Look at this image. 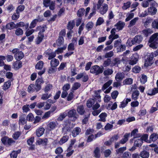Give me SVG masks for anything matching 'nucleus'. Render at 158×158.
I'll list each match as a JSON object with an SVG mask.
<instances>
[{
	"label": "nucleus",
	"mask_w": 158,
	"mask_h": 158,
	"mask_svg": "<svg viewBox=\"0 0 158 158\" xmlns=\"http://www.w3.org/2000/svg\"><path fill=\"white\" fill-rule=\"evenodd\" d=\"M123 78L124 74L123 73H117L115 77V79L117 81L122 80Z\"/></svg>",
	"instance_id": "24"
},
{
	"label": "nucleus",
	"mask_w": 158,
	"mask_h": 158,
	"mask_svg": "<svg viewBox=\"0 0 158 158\" xmlns=\"http://www.w3.org/2000/svg\"><path fill=\"white\" fill-rule=\"evenodd\" d=\"M43 4L46 7H49V9L51 10H54L55 8V1H52L50 2V0H44Z\"/></svg>",
	"instance_id": "4"
},
{
	"label": "nucleus",
	"mask_w": 158,
	"mask_h": 158,
	"mask_svg": "<svg viewBox=\"0 0 158 158\" xmlns=\"http://www.w3.org/2000/svg\"><path fill=\"white\" fill-rule=\"evenodd\" d=\"M112 81L111 80H109L106 83L103 85L102 87V90L104 91L112 83Z\"/></svg>",
	"instance_id": "38"
},
{
	"label": "nucleus",
	"mask_w": 158,
	"mask_h": 158,
	"mask_svg": "<svg viewBox=\"0 0 158 158\" xmlns=\"http://www.w3.org/2000/svg\"><path fill=\"white\" fill-rule=\"evenodd\" d=\"M126 150V147H121L118 149L116 150V152L117 154H119V153H122Z\"/></svg>",
	"instance_id": "56"
},
{
	"label": "nucleus",
	"mask_w": 158,
	"mask_h": 158,
	"mask_svg": "<svg viewBox=\"0 0 158 158\" xmlns=\"http://www.w3.org/2000/svg\"><path fill=\"white\" fill-rule=\"evenodd\" d=\"M21 152L20 150H19L16 151H13L10 154L11 158H16L18 154Z\"/></svg>",
	"instance_id": "33"
},
{
	"label": "nucleus",
	"mask_w": 158,
	"mask_h": 158,
	"mask_svg": "<svg viewBox=\"0 0 158 158\" xmlns=\"http://www.w3.org/2000/svg\"><path fill=\"white\" fill-rule=\"evenodd\" d=\"M16 27V25L13 22H11L7 24L6 27L9 30H11L15 28Z\"/></svg>",
	"instance_id": "25"
},
{
	"label": "nucleus",
	"mask_w": 158,
	"mask_h": 158,
	"mask_svg": "<svg viewBox=\"0 0 158 158\" xmlns=\"http://www.w3.org/2000/svg\"><path fill=\"white\" fill-rule=\"evenodd\" d=\"M139 58V55L137 53L133 54L130 57L131 60L129 61V64L133 65L137 63Z\"/></svg>",
	"instance_id": "6"
},
{
	"label": "nucleus",
	"mask_w": 158,
	"mask_h": 158,
	"mask_svg": "<svg viewBox=\"0 0 158 158\" xmlns=\"http://www.w3.org/2000/svg\"><path fill=\"white\" fill-rule=\"evenodd\" d=\"M47 139L45 138L44 139H39L38 140L36 143L39 145L42 144L43 145H46L47 143Z\"/></svg>",
	"instance_id": "28"
},
{
	"label": "nucleus",
	"mask_w": 158,
	"mask_h": 158,
	"mask_svg": "<svg viewBox=\"0 0 158 158\" xmlns=\"http://www.w3.org/2000/svg\"><path fill=\"white\" fill-rule=\"evenodd\" d=\"M113 73V71L112 69H108L105 70L103 73V74L105 76H107L111 75Z\"/></svg>",
	"instance_id": "50"
},
{
	"label": "nucleus",
	"mask_w": 158,
	"mask_h": 158,
	"mask_svg": "<svg viewBox=\"0 0 158 158\" xmlns=\"http://www.w3.org/2000/svg\"><path fill=\"white\" fill-rule=\"evenodd\" d=\"M58 123L56 121H51L49 122L47 125V128L50 131L54 129L57 126Z\"/></svg>",
	"instance_id": "8"
},
{
	"label": "nucleus",
	"mask_w": 158,
	"mask_h": 158,
	"mask_svg": "<svg viewBox=\"0 0 158 158\" xmlns=\"http://www.w3.org/2000/svg\"><path fill=\"white\" fill-rule=\"evenodd\" d=\"M67 45L64 46L63 47L58 48L55 51L56 54H57L61 53L63 52L64 50H65L66 48Z\"/></svg>",
	"instance_id": "40"
},
{
	"label": "nucleus",
	"mask_w": 158,
	"mask_h": 158,
	"mask_svg": "<svg viewBox=\"0 0 158 158\" xmlns=\"http://www.w3.org/2000/svg\"><path fill=\"white\" fill-rule=\"evenodd\" d=\"M153 33V31L152 30L149 28L144 30L142 31L143 34L146 37Z\"/></svg>",
	"instance_id": "29"
},
{
	"label": "nucleus",
	"mask_w": 158,
	"mask_h": 158,
	"mask_svg": "<svg viewBox=\"0 0 158 158\" xmlns=\"http://www.w3.org/2000/svg\"><path fill=\"white\" fill-rule=\"evenodd\" d=\"M11 81H8L4 83V85L2 86V89L4 90H6L9 89L11 85Z\"/></svg>",
	"instance_id": "27"
},
{
	"label": "nucleus",
	"mask_w": 158,
	"mask_h": 158,
	"mask_svg": "<svg viewBox=\"0 0 158 158\" xmlns=\"http://www.w3.org/2000/svg\"><path fill=\"white\" fill-rule=\"evenodd\" d=\"M107 117V114L105 113H102L99 115V117L100 118L99 119V121H102L105 122L106 121V118Z\"/></svg>",
	"instance_id": "31"
},
{
	"label": "nucleus",
	"mask_w": 158,
	"mask_h": 158,
	"mask_svg": "<svg viewBox=\"0 0 158 158\" xmlns=\"http://www.w3.org/2000/svg\"><path fill=\"white\" fill-rule=\"evenodd\" d=\"M143 143V141L141 139H138L135 140L134 144L136 147H140Z\"/></svg>",
	"instance_id": "35"
},
{
	"label": "nucleus",
	"mask_w": 158,
	"mask_h": 158,
	"mask_svg": "<svg viewBox=\"0 0 158 158\" xmlns=\"http://www.w3.org/2000/svg\"><path fill=\"white\" fill-rule=\"evenodd\" d=\"M157 9L153 6H152L148 9V12L150 15H155L157 12Z\"/></svg>",
	"instance_id": "19"
},
{
	"label": "nucleus",
	"mask_w": 158,
	"mask_h": 158,
	"mask_svg": "<svg viewBox=\"0 0 158 158\" xmlns=\"http://www.w3.org/2000/svg\"><path fill=\"white\" fill-rule=\"evenodd\" d=\"M149 94L150 95H154L158 93V87L155 88L152 90L149 91Z\"/></svg>",
	"instance_id": "63"
},
{
	"label": "nucleus",
	"mask_w": 158,
	"mask_h": 158,
	"mask_svg": "<svg viewBox=\"0 0 158 158\" xmlns=\"http://www.w3.org/2000/svg\"><path fill=\"white\" fill-rule=\"evenodd\" d=\"M53 86L52 85L48 84L45 86L44 90L45 92H47L51 90Z\"/></svg>",
	"instance_id": "42"
},
{
	"label": "nucleus",
	"mask_w": 158,
	"mask_h": 158,
	"mask_svg": "<svg viewBox=\"0 0 158 158\" xmlns=\"http://www.w3.org/2000/svg\"><path fill=\"white\" fill-rule=\"evenodd\" d=\"M27 119L29 121H32L34 119L33 115L31 113H29L27 115Z\"/></svg>",
	"instance_id": "64"
},
{
	"label": "nucleus",
	"mask_w": 158,
	"mask_h": 158,
	"mask_svg": "<svg viewBox=\"0 0 158 158\" xmlns=\"http://www.w3.org/2000/svg\"><path fill=\"white\" fill-rule=\"evenodd\" d=\"M130 136L129 134H126L124 135L123 138L120 141V143L124 144L126 143L128 139V137Z\"/></svg>",
	"instance_id": "22"
},
{
	"label": "nucleus",
	"mask_w": 158,
	"mask_h": 158,
	"mask_svg": "<svg viewBox=\"0 0 158 158\" xmlns=\"http://www.w3.org/2000/svg\"><path fill=\"white\" fill-rule=\"evenodd\" d=\"M104 1V0H98L97 4V9L99 10V12L102 15L105 14L108 9V5L103 3Z\"/></svg>",
	"instance_id": "1"
},
{
	"label": "nucleus",
	"mask_w": 158,
	"mask_h": 158,
	"mask_svg": "<svg viewBox=\"0 0 158 158\" xmlns=\"http://www.w3.org/2000/svg\"><path fill=\"white\" fill-rule=\"evenodd\" d=\"M141 69V68L139 66H135L132 69V71L133 72L137 73L139 72Z\"/></svg>",
	"instance_id": "55"
},
{
	"label": "nucleus",
	"mask_w": 158,
	"mask_h": 158,
	"mask_svg": "<svg viewBox=\"0 0 158 158\" xmlns=\"http://www.w3.org/2000/svg\"><path fill=\"white\" fill-rule=\"evenodd\" d=\"M152 26L153 28L158 29V19L154 20L152 22Z\"/></svg>",
	"instance_id": "51"
},
{
	"label": "nucleus",
	"mask_w": 158,
	"mask_h": 158,
	"mask_svg": "<svg viewBox=\"0 0 158 158\" xmlns=\"http://www.w3.org/2000/svg\"><path fill=\"white\" fill-rule=\"evenodd\" d=\"M44 37L43 33L40 31L39 33V35L36 39V43L37 44H40L42 40Z\"/></svg>",
	"instance_id": "21"
},
{
	"label": "nucleus",
	"mask_w": 158,
	"mask_h": 158,
	"mask_svg": "<svg viewBox=\"0 0 158 158\" xmlns=\"http://www.w3.org/2000/svg\"><path fill=\"white\" fill-rule=\"evenodd\" d=\"M38 21V20L37 19H34L31 23L29 27L30 28H34L36 26V24Z\"/></svg>",
	"instance_id": "54"
},
{
	"label": "nucleus",
	"mask_w": 158,
	"mask_h": 158,
	"mask_svg": "<svg viewBox=\"0 0 158 158\" xmlns=\"http://www.w3.org/2000/svg\"><path fill=\"white\" fill-rule=\"evenodd\" d=\"M131 99L130 98L124 99L122 102H121L119 107L123 108H124L127 106L128 102H131Z\"/></svg>",
	"instance_id": "11"
},
{
	"label": "nucleus",
	"mask_w": 158,
	"mask_h": 158,
	"mask_svg": "<svg viewBox=\"0 0 158 158\" xmlns=\"http://www.w3.org/2000/svg\"><path fill=\"white\" fill-rule=\"evenodd\" d=\"M139 93V92L138 90H136L133 92L132 95V99L134 100H136L138 98Z\"/></svg>",
	"instance_id": "32"
},
{
	"label": "nucleus",
	"mask_w": 158,
	"mask_h": 158,
	"mask_svg": "<svg viewBox=\"0 0 158 158\" xmlns=\"http://www.w3.org/2000/svg\"><path fill=\"white\" fill-rule=\"evenodd\" d=\"M101 101V96L99 94H98L96 96L94 99H89L87 102V106L89 107H91L92 105H93L95 102H100Z\"/></svg>",
	"instance_id": "3"
},
{
	"label": "nucleus",
	"mask_w": 158,
	"mask_h": 158,
	"mask_svg": "<svg viewBox=\"0 0 158 158\" xmlns=\"http://www.w3.org/2000/svg\"><path fill=\"white\" fill-rule=\"evenodd\" d=\"M100 150L98 148H96L94 151V156L97 158H99L100 156Z\"/></svg>",
	"instance_id": "49"
},
{
	"label": "nucleus",
	"mask_w": 158,
	"mask_h": 158,
	"mask_svg": "<svg viewBox=\"0 0 158 158\" xmlns=\"http://www.w3.org/2000/svg\"><path fill=\"white\" fill-rule=\"evenodd\" d=\"M134 16V13H132L128 14V15H127V18L125 19L126 21H128L132 19Z\"/></svg>",
	"instance_id": "61"
},
{
	"label": "nucleus",
	"mask_w": 158,
	"mask_h": 158,
	"mask_svg": "<svg viewBox=\"0 0 158 158\" xmlns=\"http://www.w3.org/2000/svg\"><path fill=\"white\" fill-rule=\"evenodd\" d=\"M158 33L157 32L153 34L150 38L149 42H156L158 40Z\"/></svg>",
	"instance_id": "15"
},
{
	"label": "nucleus",
	"mask_w": 158,
	"mask_h": 158,
	"mask_svg": "<svg viewBox=\"0 0 158 158\" xmlns=\"http://www.w3.org/2000/svg\"><path fill=\"white\" fill-rule=\"evenodd\" d=\"M131 6V3L129 2H128L126 3H124L123 6L122 7L123 10H126L129 8Z\"/></svg>",
	"instance_id": "57"
},
{
	"label": "nucleus",
	"mask_w": 158,
	"mask_h": 158,
	"mask_svg": "<svg viewBox=\"0 0 158 158\" xmlns=\"http://www.w3.org/2000/svg\"><path fill=\"white\" fill-rule=\"evenodd\" d=\"M67 115V113L65 112L61 114L57 118V120L58 121H62L66 117Z\"/></svg>",
	"instance_id": "44"
},
{
	"label": "nucleus",
	"mask_w": 158,
	"mask_h": 158,
	"mask_svg": "<svg viewBox=\"0 0 158 158\" xmlns=\"http://www.w3.org/2000/svg\"><path fill=\"white\" fill-rule=\"evenodd\" d=\"M103 71V68H101L97 65L93 66L90 69V72L91 73H95L96 75L102 73Z\"/></svg>",
	"instance_id": "5"
},
{
	"label": "nucleus",
	"mask_w": 158,
	"mask_h": 158,
	"mask_svg": "<svg viewBox=\"0 0 158 158\" xmlns=\"http://www.w3.org/2000/svg\"><path fill=\"white\" fill-rule=\"evenodd\" d=\"M81 131L80 128L78 127H76L74 128L72 132V135L73 137H76L78 135Z\"/></svg>",
	"instance_id": "14"
},
{
	"label": "nucleus",
	"mask_w": 158,
	"mask_h": 158,
	"mask_svg": "<svg viewBox=\"0 0 158 158\" xmlns=\"http://www.w3.org/2000/svg\"><path fill=\"white\" fill-rule=\"evenodd\" d=\"M76 113V110L74 109H72L68 112V115L69 117H73L75 116Z\"/></svg>",
	"instance_id": "37"
},
{
	"label": "nucleus",
	"mask_w": 158,
	"mask_h": 158,
	"mask_svg": "<svg viewBox=\"0 0 158 158\" xmlns=\"http://www.w3.org/2000/svg\"><path fill=\"white\" fill-rule=\"evenodd\" d=\"M13 68L15 69H18L22 66V62L21 61H16L13 63Z\"/></svg>",
	"instance_id": "17"
},
{
	"label": "nucleus",
	"mask_w": 158,
	"mask_h": 158,
	"mask_svg": "<svg viewBox=\"0 0 158 158\" xmlns=\"http://www.w3.org/2000/svg\"><path fill=\"white\" fill-rule=\"evenodd\" d=\"M44 63L42 61L38 62L35 65V69L38 70H41L43 68Z\"/></svg>",
	"instance_id": "23"
},
{
	"label": "nucleus",
	"mask_w": 158,
	"mask_h": 158,
	"mask_svg": "<svg viewBox=\"0 0 158 158\" xmlns=\"http://www.w3.org/2000/svg\"><path fill=\"white\" fill-rule=\"evenodd\" d=\"M15 33L17 35H20L23 34V31L21 28H18L15 30Z\"/></svg>",
	"instance_id": "59"
},
{
	"label": "nucleus",
	"mask_w": 158,
	"mask_h": 158,
	"mask_svg": "<svg viewBox=\"0 0 158 158\" xmlns=\"http://www.w3.org/2000/svg\"><path fill=\"white\" fill-rule=\"evenodd\" d=\"M104 22V20L102 18L99 17L97 19L96 26H97L102 24Z\"/></svg>",
	"instance_id": "48"
},
{
	"label": "nucleus",
	"mask_w": 158,
	"mask_h": 158,
	"mask_svg": "<svg viewBox=\"0 0 158 158\" xmlns=\"http://www.w3.org/2000/svg\"><path fill=\"white\" fill-rule=\"evenodd\" d=\"M45 55L47 56H48V60H51L54 58L56 55V54L55 52H52L50 49H48L45 52Z\"/></svg>",
	"instance_id": "7"
},
{
	"label": "nucleus",
	"mask_w": 158,
	"mask_h": 158,
	"mask_svg": "<svg viewBox=\"0 0 158 158\" xmlns=\"http://www.w3.org/2000/svg\"><path fill=\"white\" fill-rule=\"evenodd\" d=\"M24 56V55L22 52L20 51L18 53L15 54L14 55L15 58L16 60H20Z\"/></svg>",
	"instance_id": "20"
},
{
	"label": "nucleus",
	"mask_w": 158,
	"mask_h": 158,
	"mask_svg": "<svg viewBox=\"0 0 158 158\" xmlns=\"http://www.w3.org/2000/svg\"><path fill=\"white\" fill-rule=\"evenodd\" d=\"M154 56L153 53L147 54L144 63L145 66H150L153 63Z\"/></svg>",
	"instance_id": "2"
},
{
	"label": "nucleus",
	"mask_w": 158,
	"mask_h": 158,
	"mask_svg": "<svg viewBox=\"0 0 158 158\" xmlns=\"http://www.w3.org/2000/svg\"><path fill=\"white\" fill-rule=\"evenodd\" d=\"M149 156V152L146 151L142 152L140 154V156L142 158H148Z\"/></svg>",
	"instance_id": "34"
},
{
	"label": "nucleus",
	"mask_w": 158,
	"mask_h": 158,
	"mask_svg": "<svg viewBox=\"0 0 158 158\" xmlns=\"http://www.w3.org/2000/svg\"><path fill=\"white\" fill-rule=\"evenodd\" d=\"M81 86V84L78 82H75L72 85V89L73 90L77 89Z\"/></svg>",
	"instance_id": "45"
},
{
	"label": "nucleus",
	"mask_w": 158,
	"mask_h": 158,
	"mask_svg": "<svg viewBox=\"0 0 158 158\" xmlns=\"http://www.w3.org/2000/svg\"><path fill=\"white\" fill-rule=\"evenodd\" d=\"M120 63V60L118 58H115L112 61L111 65L112 66H118V64Z\"/></svg>",
	"instance_id": "47"
},
{
	"label": "nucleus",
	"mask_w": 158,
	"mask_h": 158,
	"mask_svg": "<svg viewBox=\"0 0 158 158\" xmlns=\"http://www.w3.org/2000/svg\"><path fill=\"white\" fill-rule=\"evenodd\" d=\"M77 111L80 114H82L85 111L83 106H78L77 107Z\"/></svg>",
	"instance_id": "46"
},
{
	"label": "nucleus",
	"mask_w": 158,
	"mask_h": 158,
	"mask_svg": "<svg viewBox=\"0 0 158 158\" xmlns=\"http://www.w3.org/2000/svg\"><path fill=\"white\" fill-rule=\"evenodd\" d=\"M138 131L137 129H134L131 132V136H133L134 138L140 137L141 135L140 134L138 133Z\"/></svg>",
	"instance_id": "12"
},
{
	"label": "nucleus",
	"mask_w": 158,
	"mask_h": 158,
	"mask_svg": "<svg viewBox=\"0 0 158 158\" xmlns=\"http://www.w3.org/2000/svg\"><path fill=\"white\" fill-rule=\"evenodd\" d=\"M142 37L141 35H138L135 36L131 41L132 44H139L142 41Z\"/></svg>",
	"instance_id": "10"
},
{
	"label": "nucleus",
	"mask_w": 158,
	"mask_h": 158,
	"mask_svg": "<svg viewBox=\"0 0 158 158\" xmlns=\"http://www.w3.org/2000/svg\"><path fill=\"white\" fill-rule=\"evenodd\" d=\"M139 18L138 17H135L133 19L131 20L130 22L129 25H128V27H131L134 25L137 21H138Z\"/></svg>",
	"instance_id": "36"
},
{
	"label": "nucleus",
	"mask_w": 158,
	"mask_h": 158,
	"mask_svg": "<svg viewBox=\"0 0 158 158\" xmlns=\"http://www.w3.org/2000/svg\"><path fill=\"white\" fill-rule=\"evenodd\" d=\"M71 131V128L68 125H64V127L62 129V133L64 135L68 134Z\"/></svg>",
	"instance_id": "13"
},
{
	"label": "nucleus",
	"mask_w": 158,
	"mask_h": 158,
	"mask_svg": "<svg viewBox=\"0 0 158 158\" xmlns=\"http://www.w3.org/2000/svg\"><path fill=\"white\" fill-rule=\"evenodd\" d=\"M27 122L26 116L24 114L21 115L19 118V124L20 125H23Z\"/></svg>",
	"instance_id": "9"
},
{
	"label": "nucleus",
	"mask_w": 158,
	"mask_h": 158,
	"mask_svg": "<svg viewBox=\"0 0 158 158\" xmlns=\"http://www.w3.org/2000/svg\"><path fill=\"white\" fill-rule=\"evenodd\" d=\"M59 63L58 60L55 58L52 60L50 62L51 66L53 67H56L59 65Z\"/></svg>",
	"instance_id": "16"
},
{
	"label": "nucleus",
	"mask_w": 158,
	"mask_h": 158,
	"mask_svg": "<svg viewBox=\"0 0 158 158\" xmlns=\"http://www.w3.org/2000/svg\"><path fill=\"white\" fill-rule=\"evenodd\" d=\"M113 126L112 124L108 123L105 126L104 129L106 131H110L113 128Z\"/></svg>",
	"instance_id": "53"
},
{
	"label": "nucleus",
	"mask_w": 158,
	"mask_h": 158,
	"mask_svg": "<svg viewBox=\"0 0 158 158\" xmlns=\"http://www.w3.org/2000/svg\"><path fill=\"white\" fill-rule=\"evenodd\" d=\"M118 94V92L117 90H115L111 94L112 98L113 99H115Z\"/></svg>",
	"instance_id": "58"
},
{
	"label": "nucleus",
	"mask_w": 158,
	"mask_h": 158,
	"mask_svg": "<svg viewBox=\"0 0 158 158\" xmlns=\"http://www.w3.org/2000/svg\"><path fill=\"white\" fill-rule=\"evenodd\" d=\"M158 139V135L156 133H153L150 136V141H155Z\"/></svg>",
	"instance_id": "39"
},
{
	"label": "nucleus",
	"mask_w": 158,
	"mask_h": 158,
	"mask_svg": "<svg viewBox=\"0 0 158 158\" xmlns=\"http://www.w3.org/2000/svg\"><path fill=\"white\" fill-rule=\"evenodd\" d=\"M147 81V77L145 75H142L140 78V82L142 84H144Z\"/></svg>",
	"instance_id": "62"
},
{
	"label": "nucleus",
	"mask_w": 158,
	"mask_h": 158,
	"mask_svg": "<svg viewBox=\"0 0 158 158\" xmlns=\"http://www.w3.org/2000/svg\"><path fill=\"white\" fill-rule=\"evenodd\" d=\"M133 81V80L131 78H127L124 80L123 83L124 85H130L131 84Z\"/></svg>",
	"instance_id": "30"
},
{
	"label": "nucleus",
	"mask_w": 158,
	"mask_h": 158,
	"mask_svg": "<svg viewBox=\"0 0 158 158\" xmlns=\"http://www.w3.org/2000/svg\"><path fill=\"white\" fill-rule=\"evenodd\" d=\"M125 24L124 23L121 21L119 22L115 25L116 28L118 30H121L124 27Z\"/></svg>",
	"instance_id": "26"
},
{
	"label": "nucleus",
	"mask_w": 158,
	"mask_h": 158,
	"mask_svg": "<svg viewBox=\"0 0 158 158\" xmlns=\"http://www.w3.org/2000/svg\"><path fill=\"white\" fill-rule=\"evenodd\" d=\"M94 26L93 23L92 22H89L86 25L85 28L87 30L89 31L90 30L93 28Z\"/></svg>",
	"instance_id": "43"
},
{
	"label": "nucleus",
	"mask_w": 158,
	"mask_h": 158,
	"mask_svg": "<svg viewBox=\"0 0 158 158\" xmlns=\"http://www.w3.org/2000/svg\"><path fill=\"white\" fill-rule=\"evenodd\" d=\"M64 41V39L63 37H59L56 42L57 44L59 46L61 45L63 43Z\"/></svg>",
	"instance_id": "52"
},
{
	"label": "nucleus",
	"mask_w": 158,
	"mask_h": 158,
	"mask_svg": "<svg viewBox=\"0 0 158 158\" xmlns=\"http://www.w3.org/2000/svg\"><path fill=\"white\" fill-rule=\"evenodd\" d=\"M44 129L43 127H40L38 128L36 131V134L38 137H40L44 134Z\"/></svg>",
	"instance_id": "18"
},
{
	"label": "nucleus",
	"mask_w": 158,
	"mask_h": 158,
	"mask_svg": "<svg viewBox=\"0 0 158 158\" xmlns=\"http://www.w3.org/2000/svg\"><path fill=\"white\" fill-rule=\"evenodd\" d=\"M51 94H48L47 93L43 94L41 97V99L44 100H46L50 97Z\"/></svg>",
	"instance_id": "60"
},
{
	"label": "nucleus",
	"mask_w": 158,
	"mask_h": 158,
	"mask_svg": "<svg viewBox=\"0 0 158 158\" xmlns=\"http://www.w3.org/2000/svg\"><path fill=\"white\" fill-rule=\"evenodd\" d=\"M69 139V136L65 135L63 136L60 139L59 143L60 144H62L67 141Z\"/></svg>",
	"instance_id": "41"
}]
</instances>
